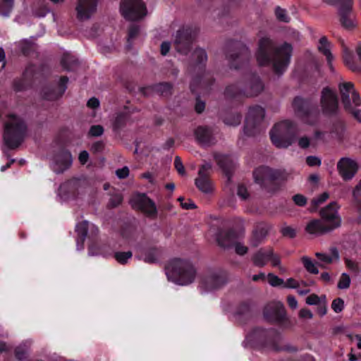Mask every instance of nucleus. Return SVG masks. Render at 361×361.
Here are the masks:
<instances>
[{"label": "nucleus", "instance_id": "46", "mask_svg": "<svg viewBox=\"0 0 361 361\" xmlns=\"http://www.w3.org/2000/svg\"><path fill=\"white\" fill-rule=\"evenodd\" d=\"M276 18L283 22H288L290 18L287 16L286 11L280 7H276L275 10Z\"/></svg>", "mask_w": 361, "mask_h": 361}, {"label": "nucleus", "instance_id": "25", "mask_svg": "<svg viewBox=\"0 0 361 361\" xmlns=\"http://www.w3.org/2000/svg\"><path fill=\"white\" fill-rule=\"evenodd\" d=\"M330 252L331 254H326L324 252L315 253V256L319 261L321 266L330 264L339 260V253L336 247H331L330 249Z\"/></svg>", "mask_w": 361, "mask_h": 361}, {"label": "nucleus", "instance_id": "63", "mask_svg": "<svg viewBox=\"0 0 361 361\" xmlns=\"http://www.w3.org/2000/svg\"><path fill=\"white\" fill-rule=\"evenodd\" d=\"M324 134L320 131H316L314 135L312 137V146L317 144V142L320 140H324Z\"/></svg>", "mask_w": 361, "mask_h": 361}, {"label": "nucleus", "instance_id": "7", "mask_svg": "<svg viewBox=\"0 0 361 361\" xmlns=\"http://www.w3.org/2000/svg\"><path fill=\"white\" fill-rule=\"evenodd\" d=\"M264 115V109L261 106L251 107L248 111L246 118L244 128L245 133L249 136H252L261 132L263 129L261 126V122L263 121Z\"/></svg>", "mask_w": 361, "mask_h": 361}, {"label": "nucleus", "instance_id": "61", "mask_svg": "<svg viewBox=\"0 0 361 361\" xmlns=\"http://www.w3.org/2000/svg\"><path fill=\"white\" fill-rule=\"evenodd\" d=\"M320 302L319 297L316 294H312L306 298V303L310 305H314L319 304Z\"/></svg>", "mask_w": 361, "mask_h": 361}, {"label": "nucleus", "instance_id": "28", "mask_svg": "<svg viewBox=\"0 0 361 361\" xmlns=\"http://www.w3.org/2000/svg\"><path fill=\"white\" fill-rule=\"evenodd\" d=\"M330 48H331V44H329V42H328L326 38L325 37H322L319 39L318 49L321 53H322L326 57L329 67L331 71H334V67L332 65L334 56L331 53Z\"/></svg>", "mask_w": 361, "mask_h": 361}, {"label": "nucleus", "instance_id": "17", "mask_svg": "<svg viewBox=\"0 0 361 361\" xmlns=\"http://www.w3.org/2000/svg\"><path fill=\"white\" fill-rule=\"evenodd\" d=\"M264 316L270 322H277L283 321L286 317L284 305L279 301L268 304L264 307Z\"/></svg>", "mask_w": 361, "mask_h": 361}, {"label": "nucleus", "instance_id": "26", "mask_svg": "<svg viewBox=\"0 0 361 361\" xmlns=\"http://www.w3.org/2000/svg\"><path fill=\"white\" fill-rule=\"evenodd\" d=\"M235 233L232 231H220L216 236L218 244L223 247H228L235 240Z\"/></svg>", "mask_w": 361, "mask_h": 361}, {"label": "nucleus", "instance_id": "39", "mask_svg": "<svg viewBox=\"0 0 361 361\" xmlns=\"http://www.w3.org/2000/svg\"><path fill=\"white\" fill-rule=\"evenodd\" d=\"M270 255L271 256L269 257V262H270L271 263V265L273 267H278L279 271L281 273L286 272V269L281 264L280 257L278 255L275 254L273 250H271V255Z\"/></svg>", "mask_w": 361, "mask_h": 361}, {"label": "nucleus", "instance_id": "44", "mask_svg": "<svg viewBox=\"0 0 361 361\" xmlns=\"http://www.w3.org/2000/svg\"><path fill=\"white\" fill-rule=\"evenodd\" d=\"M156 90L161 95H168L171 92V85L169 83H160L157 86Z\"/></svg>", "mask_w": 361, "mask_h": 361}, {"label": "nucleus", "instance_id": "11", "mask_svg": "<svg viewBox=\"0 0 361 361\" xmlns=\"http://www.w3.org/2000/svg\"><path fill=\"white\" fill-rule=\"evenodd\" d=\"M225 282L226 279L221 271H211L201 279L200 288L204 292L211 291L220 288Z\"/></svg>", "mask_w": 361, "mask_h": 361}, {"label": "nucleus", "instance_id": "29", "mask_svg": "<svg viewBox=\"0 0 361 361\" xmlns=\"http://www.w3.org/2000/svg\"><path fill=\"white\" fill-rule=\"evenodd\" d=\"M271 248L260 249L252 257V261L257 267H262L269 261V257L271 255Z\"/></svg>", "mask_w": 361, "mask_h": 361}, {"label": "nucleus", "instance_id": "35", "mask_svg": "<svg viewBox=\"0 0 361 361\" xmlns=\"http://www.w3.org/2000/svg\"><path fill=\"white\" fill-rule=\"evenodd\" d=\"M301 261L304 265V267L308 272L314 274H317L319 273V270L317 268L315 263L313 262L311 258L307 256H303L301 258Z\"/></svg>", "mask_w": 361, "mask_h": 361}, {"label": "nucleus", "instance_id": "51", "mask_svg": "<svg viewBox=\"0 0 361 361\" xmlns=\"http://www.w3.org/2000/svg\"><path fill=\"white\" fill-rule=\"evenodd\" d=\"M345 265H346L347 268L349 270H350L351 271H353L354 273L360 272V269L357 262H355L351 259H345Z\"/></svg>", "mask_w": 361, "mask_h": 361}, {"label": "nucleus", "instance_id": "37", "mask_svg": "<svg viewBox=\"0 0 361 361\" xmlns=\"http://www.w3.org/2000/svg\"><path fill=\"white\" fill-rule=\"evenodd\" d=\"M267 280L269 284L272 287H283V284L284 283V280L283 279L279 278L272 273L267 274Z\"/></svg>", "mask_w": 361, "mask_h": 361}, {"label": "nucleus", "instance_id": "12", "mask_svg": "<svg viewBox=\"0 0 361 361\" xmlns=\"http://www.w3.org/2000/svg\"><path fill=\"white\" fill-rule=\"evenodd\" d=\"M336 168L341 178L344 181H350L355 176L359 166L355 160L343 157L338 161Z\"/></svg>", "mask_w": 361, "mask_h": 361}, {"label": "nucleus", "instance_id": "3", "mask_svg": "<svg viewBox=\"0 0 361 361\" xmlns=\"http://www.w3.org/2000/svg\"><path fill=\"white\" fill-rule=\"evenodd\" d=\"M27 132L24 121L18 116L10 114L4 123V140L6 145L11 148L18 147L23 141Z\"/></svg>", "mask_w": 361, "mask_h": 361}, {"label": "nucleus", "instance_id": "58", "mask_svg": "<svg viewBox=\"0 0 361 361\" xmlns=\"http://www.w3.org/2000/svg\"><path fill=\"white\" fill-rule=\"evenodd\" d=\"M123 197L121 194H115L111 197L109 204L111 207H116L121 203Z\"/></svg>", "mask_w": 361, "mask_h": 361}, {"label": "nucleus", "instance_id": "33", "mask_svg": "<svg viewBox=\"0 0 361 361\" xmlns=\"http://www.w3.org/2000/svg\"><path fill=\"white\" fill-rule=\"evenodd\" d=\"M247 55L248 51L245 47H243L240 53L236 54L235 56L233 55H231L229 59L231 60V66L235 68H238V66L235 64V62H244L247 59Z\"/></svg>", "mask_w": 361, "mask_h": 361}, {"label": "nucleus", "instance_id": "64", "mask_svg": "<svg viewBox=\"0 0 361 361\" xmlns=\"http://www.w3.org/2000/svg\"><path fill=\"white\" fill-rule=\"evenodd\" d=\"M116 174L119 178H125L129 175V169L127 166H124L122 169L116 170Z\"/></svg>", "mask_w": 361, "mask_h": 361}, {"label": "nucleus", "instance_id": "10", "mask_svg": "<svg viewBox=\"0 0 361 361\" xmlns=\"http://www.w3.org/2000/svg\"><path fill=\"white\" fill-rule=\"evenodd\" d=\"M212 166L209 164H203L198 171L195 184L200 191L206 195H210L214 191V184L209 179Z\"/></svg>", "mask_w": 361, "mask_h": 361}, {"label": "nucleus", "instance_id": "23", "mask_svg": "<svg viewBox=\"0 0 361 361\" xmlns=\"http://www.w3.org/2000/svg\"><path fill=\"white\" fill-rule=\"evenodd\" d=\"M192 39L188 30H178L175 39V47L177 51L187 54L191 44Z\"/></svg>", "mask_w": 361, "mask_h": 361}, {"label": "nucleus", "instance_id": "21", "mask_svg": "<svg viewBox=\"0 0 361 361\" xmlns=\"http://www.w3.org/2000/svg\"><path fill=\"white\" fill-rule=\"evenodd\" d=\"M73 159L68 151H61L54 155L52 162V169L56 173H62L72 164Z\"/></svg>", "mask_w": 361, "mask_h": 361}, {"label": "nucleus", "instance_id": "31", "mask_svg": "<svg viewBox=\"0 0 361 361\" xmlns=\"http://www.w3.org/2000/svg\"><path fill=\"white\" fill-rule=\"evenodd\" d=\"M343 61L344 63L354 72H361V64H357L355 61L353 54L348 51L345 50L343 52Z\"/></svg>", "mask_w": 361, "mask_h": 361}, {"label": "nucleus", "instance_id": "43", "mask_svg": "<svg viewBox=\"0 0 361 361\" xmlns=\"http://www.w3.org/2000/svg\"><path fill=\"white\" fill-rule=\"evenodd\" d=\"M192 56L197 61V63H202L207 61V56L205 51L202 49H197L194 51Z\"/></svg>", "mask_w": 361, "mask_h": 361}, {"label": "nucleus", "instance_id": "49", "mask_svg": "<svg viewBox=\"0 0 361 361\" xmlns=\"http://www.w3.org/2000/svg\"><path fill=\"white\" fill-rule=\"evenodd\" d=\"M48 12V8L44 4H40L34 8V13L37 17H44Z\"/></svg>", "mask_w": 361, "mask_h": 361}, {"label": "nucleus", "instance_id": "41", "mask_svg": "<svg viewBox=\"0 0 361 361\" xmlns=\"http://www.w3.org/2000/svg\"><path fill=\"white\" fill-rule=\"evenodd\" d=\"M241 117L239 114H231L227 115L224 119V121L226 125L228 126H237L239 125L240 123Z\"/></svg>", "mask_w": 361, "mask_h": 361}, {"label": "nucleus", "instance_id": "59", "mask_svg": "<svg viewBox=\"0 0 361 361\" xmlns=\"http://www.w3.org/2000/svg\"><path fill=\"white\" fill-rule=\"evenodd\" d=\"M306 162L310 166H315L321 165V160L317 157L309 156L306 159Z\"/></svg>", "mask_w": 361, "mask_h": 361}, {"label": "nucleus", "instance_id": "22", "mask_svg": "<svg viewBox=\"0 0 361 361\" xmlns=\"http://www.w3.org/2000/svg\"><path fill=\"white\" fill-rule=\"evenodd\" d=\"M75 231L78 234V238L76 240L77 250L83 249V243L87 236V232L90 231L92 234L97 233L98 229L94 225L90 224L87 221H83L78 223L75 226Z\"/></svg>", "mask_w": 361, "mask_h": 361}, {"label": "nucleus", "instance_id": "47", "mask_svg": "<svg viewBox=\"0 0 361 361\" xmlns=\"http://www.w3.org/2000/svg\"><path fill=\"white\" fill-rule=\"evenodd\" d=\"M344 307V301L341 298H336L333 300L331 304V308L336 312H341Z\"/></svg>", "mask_w": 361, "mask_h": 361}, {"label": "nucleus", "instance_id": "18", "mask_svg": "<svg viewBox=\"0 0 361 361\" xmlns=\"http://www.w3.org/2000/svg\"><path fill=\"white\" fill-rule=\"evenodd\" d=\"M97 4L98 0H78L75 8L78 18L88 20L96 11Z\"/></svg>", "mask_w": 361, "mask_h": 361}, {"label": "nucleus", "instance_id": "53", "mask_svg": "<svg viewBox=\"0 0 361 361\" xmlns=\"http://www.w3.org/2000/svg\"><path fill=\"white\" fill-rule=\"evenodd\" d=\"M235 247V252L239 255H244L247 252L248 248L241 243H234L233 244Z\"/></svg>", "mask_w": 361, "mask_h": 361}, {"label": "nucleus", "instance_id": "30", "mask_svg": "<svg viewBox=\"0 0 361 361\" xmlns=\"http://www.w3.org/2000/svg\"><path fill=\"white\" fill-rule=\"evenodd\" d=\"M161 253L159 249L150 247L143 252L141 259L147 263H155L159 259Z\"/></svg>", "mask_w": 361, "mask_h": 361}, {"label": "nucleus", "instance_id": "27", "mask_svg": "<svg viewBox=\"0 0 361 361\" xmlns=\"http://www.w3.org/2000/svg\"><path fill=\"white\" fill-rule=\"evenodd\" d=\"M195 135L197 141L202 145H208L212 142V133L211 130L207 127H197L195 131Z\"/></svg>", "mask_w": 361, "mask_h": 361}, {"label": "nucleus", "instance_id": "2", "mask_svg": "<svg viewBox=\"0 0 361 361\" xmlns=\"http://www.w3.org/2000/svg\"><path fill=\"white\" fill-rule=\"evenodd\" d=\"M166 274L169 280L185 286L194 281L196 276V269L188 259L174 258L167 264Z\"/></svg>", "mask_w": 361, "mask_h": 361}, {"label": "nucleus", "instance_id": "55", "mask_svg": "<svg viewBox=\"0 0 361 361\" xmlns=\"http://www.w3.org/2000/svg\"><path fill=\"white\" fill-rule=\"evenodd\" d=\"M312 145V138L307 136H302L298 139V146L301 148L305 149Z\"/></svg>", "mask_w": 361, "mask_h": 361}, {"label": "nucleus", "instance_id": "4", "mask_svg": "<svg viewBox=\"0 0 361 361\" xmlns=\"http://www.w3.org/2000/svg\"><path fill=\"white\" fill-rule=\"evenodd\" d=\"M339 90L345 109L361 122V111L357 108L361 104V99L353 84L350 82H343L339 85Z\"/></svg>", "mask_w": 361, "mask_h": 361}, {"label": "nucleus", "instance_id": "5", "mask_svg": "<svg viewBox=\"0 0 361 361\" xmlns=\"http://www.w3.org/2000/svg\"><path fill=\"white\" fill-rule=\"evenodd\" d=\"M295 126L288 121L276 124L270 132L272 143L277 147H288L293 141Z\"/></svg>", "mask_w": 361, "mask_h": 361}, {"label": "nucleus", "instance_id": "14", "mask_svg": "<svg viewBox=\"0 0 361 361\" xmlns=\"http://www.w3.org/2000/svg\"><path fill=\"white\" fill-rule=\"evenodd\" d=\"M133 207L141 210L149 217H155L157 213L154 202L144 194H137L130 201Z\"/></svg>", "mask_w": 361, "mask_h": 361}, {"label": "nucleus", "instance_id": "60", "mask_svg": "<svg viewBox=\"0 0 361 361\" xmlns=\"http://www.w3.org/2000/svg\"><path fill=\"white\" fill-rule=\"evenodd\" d=\"M140 32V29L137 25H132L128 31V41L133 40L138 34Z\"/></svg>", "mask_w": 361, "mask_h": 361}, {"label": "nucleus", "instance_id": "52", "mask_svg": "<svg viewBox=\"0 0 361 361\" xmlns=\"http://www.w3.org/2000/svg\"><path fill=\"white\" fill-rule=\"evenodd\" d=\"M281 233H282L283 235H284L286 237L290 238H294L296 235L295 229L291 226H283L281 228Z\"/></svg>", "mask_w": 361, "mask_h": 361}, {"label": "nucleus", "instance_id": "20", "mask_svg": "<svg viewBox=\"0 0 361 361\" xmlns=\"http://www.w3.org/2000/svg\"><path fill=\"white\" fill-rule=\"evenodd\" d=\"M68 78L62 77L60 79V82L54 87H47L43 89L42 96L43 99L49 101L56 100L60 98L65 92L67 87Z\"/></svg>", "mask_w": 361, "mask_h": 361}, {"label": "nucleus", "instance_id": "6", "mask_svg": "<svg viewBox=\"0 0 361 361\" xmlns=\"http://www.w3.org/2000/svg\"><path fill=\"white\" fill-rule=\"evenodd\" d=\"M289 174L282 169H274L269 166H260L253 172L255 182L263 188H267L274 180L288 179Z\"/></svg>", "mask_w": 361, "mask_h": 361}, {"label": "nucleus", "instance_id": "57", "mask_svg": "<svg viewBox=\"0 0 361 361\" xmlns=\"http://www.w3.org/2000/svg\"><path fill=\"white\" fill-rule=\"evenodd\" d=\"M174 165L179 174L182 176L185 174V169L179 157H176L174 160Z\"/></svg>", "mask_w": 361, "mask_h": 361}, {"label": "nucleus", "instance_id": "19", "mask_svg": "<svg viewBox=\"0 0 361 361\" xmlns=\"http://www.w3.org/2000/svg\"><path fill=\"white\" fill-rule=\"evenodd\" d=\"M342 5L339 10L341 23L346 28H351L355 26L356 21L352 13L353 0H340Z\"/></svg>", "mask_w": 361, "mask_h": 361}, {"label": "nucleus", "instance_id": "38", "mask_svg": "<svg viewBox=\"0 0 361 361\" xmlns=\"http://www.w3.org/2000/svg\"><path fill=\"white\" fill-rule=\"evenodd\" d=\"M333 133L336 135V137L339 140H343L345 138L346 131L345 126L343 123H338L336 124L333 129Z\"/></svg>", "mask_w": 361, "mask_h": 361}, {"label": "nucleus", "instance_id": "24", "mask_svg": "<svg viewBox=\"0 0 361 361\" xmlns=\"http://www.w3.org/2000/svg\"><path fill=\"white\" fill-rule=\"evenodd\" d=\"M306 231L312 235H320L332 231L322 219H314L306 226Z\"/></svg>", "mask_w": 361, "mask_h": 361}, {"label": "nucleus", "instance_id": "13", "mask_svg": "<svg viewBox=\"0 0 361 361\" xmlns=\"http://www.w3.org/2000/svg\"><path fill=\"white\" fill-rule=\"evenodd\" d=\"M338 208L339 206L338 204L336 202H333L320 211L322 220L325 222L331 230L339 227L341 224V219L338 212Z\"/></svg>", "mask_w": 361, "mask_h": 361}, {"label": "nucleus", "instance_id": "34", "mask_svg": "<svg viewBox=\"0 0 361 361\" xmlns=\"http://www.w3.org/2000/svg\"><path fill=\"white\" fill-rule=\"evenodd\" d=\"M14 0H0V16L8 17L12 11Z\"/></svg>", "mask_w": 361, "mask_h": 361}, {"label": "nucleus", "instance_id": "45", "mask_svg": "<svg viewBox=\"0 0 361 361\" xmlns=\"http://www.w3.org/2000/svg\"><path fill=\"white\" fill-rule=\"evenodd\" d=\"M126 116L123 114H119L117 115V116L115 118L114 123V130H118L120 128H121L126 121Z\"/></svg>", "mask_w": 361, "mask_h": 361}, {"label": "nucleus", "instance_id": "54", "mask_svg": "<svg viewBox=\"0 0 361 361\" xmlns=\"http://www.w3.org/2000/svg\"><path fill=\"white\" fill-rule=\"evenodd\" d=\"M300 286L299 282L293 278H289L283 284V288H297Z\"/></svg>", "mask_w": 361, "mask_h": 361}, {"label": "nucleus", "instance_id": "48", "mask_svg": "<svg viewBox=\"0 0 361 361\" xmlns=\"http://www.w3.org/2000/svg\"><path fill=\"white\" fill-rule=\"evenodd\" d=\"M265 334L264 331L262 329H256L252 334L247 336V339L250 341H252L255 339L257 341H261L262 337Z\"/></svg>", "mask_w": 361, "mask_h": 361}, {"label": "nucleus", "instance_id": "56", "mask_svg": "<svg viewBox=\"0 0 361 361\" xmlns=\"http://www.w3.org/2000/svg\"><path fill=\"white\" fill-rule=\"evenodd\" d=\"M329 197L328 192H325L321 194L318 197H316L312 200V202L314 205L317 206L323 202H324Z\"/></svg>", "mask_w": 361, "mask_h": 361}, {"label": "nucleus", "instance_id": "16", "mask_svg": "<svg viewBox=\"0 0 361 361\" xmlns=\"http://www.w3.org/2000/svg\"><path fill=\"white\" fill-rule=\"evenodd\" d=\"M293 107L298 116L302 118L304 122L313 124L317 119L316 111L312 109L307 102L302 98L297 97L293 101Z\"/></svg>", "mask_w": 361, "mask_h": 361}, {"label": "nucleus", "instance_id": "1", "mask_svg": "<svg viewBox=\"0 0 361 361\" xmlns=\"http://www.w3.org/2000/svg\"><path fill=\"white\" fill-rule=\"evenodd\" d=\"M291 54L292 47L290 44H284L280 47H276L269 38L263 37L259 42L256 58L259 66L271 63L275 73L282 74L290 63Z\"/></svg>", "mask_w": 361, "mask_h": 361}, {"label": "nucleus", "instance_id": "15", "mask_svg": "<svg viewBox=\"0 0 361 361\" xmlns=\"http://www.w3.org/2000/svg\"><path fill=\"white\" fill-rule=\"evenodd\" d=\"M321 106L323 112L327 115H334L338 111V106L336 94L329 87H325L322 91Z\"/></svg>", "mask_w": 361, "mask_h": 361}, {"label": "nucleus", "instance_id": "8", "mask_svg": "<svg viewBox=\"0 0 361 361\" xmlns=\"http://www.w3.org/2000/svg\"><path fill=\"white\" fill-rule=\"evenodd\" d=\"M120 10L123 17L130 20H136L146 16L147 10L140 0H122Z\"/></svg>", "mask_w": 361, "mask_h": 361}, {"label": "nucleus", "instance_id": "36", "mask_svg": "<svg viewBox=\"0 0 361 361\" xmlns=\"http://www.w3.org/2000/svg\"><path fill=\"white\" fill-rule=\"evenodd\" d=\"M351 283V279L346 273H343L339 277L337 288L341 290L348 289Z\"/></svg>", "mask_w": 361, "mask_h": 361}, {"label": "nucleus", "instance_id": "50", "mask_svg": "<svg viewBox=\"0 0 361 361\" xmlns=\"http://www.w3.org/2000/svg\"><path fill=\"white\" fill-rule=\"evenodd\" d=\"M103 133H104V128L100 125L92 126H91V128L89 130L90 135L93 136V137L101 136Z\"/></svg>", "mask_w": 361, "mask_h": 361}, {"label": "nucleus", "instance_id": "9", "mask_svg": "<svg viewBox=\"0 0 361 361\" xmlns=\"http://www.w3.org/2000/svg\"><path fill=\"white\" fill-rule=\"evenodd\" d=\"M263 90V85L258 77H254L250 81L242 86L231 85L226 89V94L228 96L243 94L246 97H254L259 94Z\"/></svg>", "mask_w": 361, "mask_h": 361}, {"label": "nucleus", "instance_id": "32", "mask_svg": "<svg viewBox=\"0 0 361 361\" xmlns=\"http://www.w3.org/2000/svg\"><path fill=\"white\" fill-rule=\"evenodd\" d=\"M215 159L219 166L226 172L228 171L233 165L230 157L224 154H216Z\"/></svg>", "mask_w": 361, "mask_h": 361}, {"label": "nucleus", "instance_id": "62", "mask_svg": "<svg viewBox=\"0 0 361 361\" xmlns=\"http://www.w3.org/2000/svg\"><path fill=\"white\" fill-rule=\"evenodd\" d=\"M293 200L295 204L298 206H304L307 202V199L302 195H295L293 196Z\"/></svg>", "mask_w": 361, "mask_h": 361}, {"label": "nucleus", "instance_id": "42", "mask_svg": "<svg viewBox=\"0 0 361 361\" xmlns=\"http://www.w3.org/2000/svg\"><path fill=\"white\" fill-rule=\"evenodd\" d=\"M132 252L130 251L124 252H116L114 255V257L118 262L124 264L128 262L129 259L132 257Z\"/></svg>", "mask_w": 361, "mask_h": 361}, {"label": "nucleus", "instance_id": "40", "mask_svg": "<svg viewBox=\"0 0 361 361\" xmlns=\"http://www.w3.org/2000/svg\"><path fill=\"white\" fill-rule=\"evenodd\" d=\"M264 234H263L262 232L255 231L253 232L250 239V243L251 246L252 247H257L258 246L264 238Z\"/></svg>", "mask_w": 361, "mask_h": 361}]
</instances>
